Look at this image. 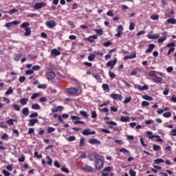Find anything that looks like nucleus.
I'll use <instances>...</instances> for the list:
<instances>
[{
  "label": "nucleus",
  "mask_w": 176,
  "mask_h": 176,
  "mask_svg": "<svg viewBox=\"0 0 176 176\" xmlns=\"http://www.w3.org/2000/svg\"><path fill=\"white\" fill-rule=\"evenodd\" d=\"M102 45L104 47H108V46H111V45H112V43L111 41H107L104 43Z\"/></svg>",
  "instance_id": "61"
},
{
  "label": "nucleus",
  "mask_w": 176,
  "mask_h": 176,
  "mask_svg": "<svg viewBox=\"0 0 176 176\" xmlns=\"http://www.w3.org/2000/svg\"><path fill=\"white\" fill-rule=\"evenodd\" d=\"M154 138H156L157 142H163V139H162L159 135H155Z\"/></svg>",
  "instance_id": "44"
},
{
  "label": "nucleus",
  "mask_w": 176,
  "mask_h": 176,
  "mask_svg": "<svg viewBox=\"0 0 176 176\" xmlns=\"http://www.w3.org/2000/svg\"><path fill=\"white\" fill-rule=\"evenodd\" d=\"M1 140L6 141L9 140V135L8 133H3L1 136Z\"/></svg>",
  "instance_id": "37"
},
{
  "label": "nucleus",
  "mask_w": 176,
  "mask_h": 176,
  "mask_svg": "<svg viewBox=\"0 0 176 176\" xmlns=\"http://www.w3.org/2000/svg\"><path fill=\"white\" fill-rule=\"evenodd\" d=\"M166 39H167V37H166V36L161 37V38H158V43H163V42H164V41H166Z\"/></svg>",
  "instance_id": "53"
},
{
  "label": "nucleus",
  "mask_w": 176,
  "mask_h": 176,
  "mask_svg": "<svg viewBox=\"0 0 176 176\" xmlns=\"http://www.w3.org/2000/svg\"><path fill=\"white\" fill-rule=\"evenodd\" d=\"M16 12H19V10L13 8L11 10L8 11V14H13V13H16Z\"/></svg>",
  "instance_id": "56"
},
{
  "label": "nucleus",
  "mask_w": 176,
  "mask_h": 176,
  "mask_svg": "<svg viewBox=\"0 0 176 176\" xmlns=\"http://www.w3.org/2000/svg\"><path fill=\"white\" fill-rule=\"evenodd\" d=\"M61 171H63V173H66V174H69V170L66 167L63 166L61 168Z\"/></svg>",
  "instance_id": "48"
},
{
  "label": "nucleus",
  "mask_w": 176,
  "mask_h": 176,
  "mask_svg": "<svg viewBox=\"0 0 176 176\" xmlns=\"http://www.w3.org/2000/svg\"><path fill=\"white\" fill-rule=\"evenodd\" d=\"M45 6H46V3L45 2H38V3H36L33 6V8L35 10H39V9H42V8H45Z\"/></svg>",
  "instance_id": "6"
},
{
  "label": "nucleus",
  "mask_w": 176,
  "mask_h": 176,
  "mask_svg": "<svg viewBox=\"0 0 176 176\" xmlns=\"http://www.w3.org/2000/svg\"><path fill=\"white\" fill-rule=\"evenodd\" d=\"M149 102L143 101L142 102V107H149Z\"/></svg>",
  "instance_id": "64"
},
{
  "label": "nucleus",
  "mask_w": 176,
  "mask_h": 176,
  "mask_svg": "<svg viewBox=\"0 0 176 176\" xmlns=\"http://www.w3.org/2000/svg\"><path fill=\"white\" fill-rule=\"evenodd\" d=\"M137 87H138V89L140 90L141 91H144V90H148V89H149L148 85H144L143 87L141 85H138Z\"/></svg>",
  "instance_id": "25"
},
{
  "label": "nucleus",
  "mask_w": 176,
  "mask_h": 176,
  "mask_svg": "<svg viewBox=\"0 0 176 176\" xmlns=\"http://www.w3.org/2000/svg\"><path fill=\"white\" fill-rule=\"evenodd\" d=\"M78 91H79V89L75 87H69L66 89V93H67V94H71V96H79Z\"/></svg>",
  "instance_id": "1"
},
{
  "label": "nucleus",
  "mask_w": 176,
  "mask_h": 176,
  "mask_svg": "<svg viewBox=\"0 0 176 176\" xmlns=\"http://www.w3.org/2000/svg\"><path fill=\"white\" fill-rule=\"evenodd\" d=\"M60 54H61V52L56 48L51 50V56L54 57H57V56H60Z\"/></svg>",
  "instance_id": "12"
},
{
  "label": "nucleus",
  "mask_w": 176,
  "mask_h": 176,
  "mask_svg": "<svg viewBox=\"0 0 176 176\" xmlns=\"http://www.w3.org/2000/svg\"><path fill=\"white\" fill-rule=\"evenodd\" d=\"M88 142L89 144H91V145H100L101 144V142L97 139H89Z\"/></svg>",
  "instance_id": "13"
},
{
  "label": "nucleus",
  "mask_w": 176,
  "mask_h": 176,
  "mask_svg": "<svg viewBox=\"0 0 176 176\" xmlns=\"http://www.w3.org/2000/svg\"><path fill=\"white\" fill-rule=\"evenodd\" d=\"M117 34H116V36H117L118 38H120V36H122V34L123 32V26L122 25H119L117 29Z\"/></svg>",
  "instance_id": "10"
},
{
  "label": "nucleus",
  "mask_w": 176,
  "mask_h": 176,
  "mask_svg": "<svg viewBox=\"0 0 176 176\" xmlns=\"http://www.w3.org/2000/svg\"><path fill=\"white\" fill-rule=\"evenodd\" d=\"M81 170L85 171L86 173H90L93 171V168L89 165H83L81 166Z\"/></svg>",
  "instance_id": "8"
},
{
  "label": "nucleus",
  "mask_w": 176,
  "mask_h": 176,
  "mask_svg": "<svg viewBox=\"0 0 176 176\" xmlns=\"http://www.w3.org/2000/svg\"><path fill=\"white\" fill-rule=\"evenodd\" d=\"M91 118L92 119H97V112L96 111L91 112Z\"/></svg>",
  "instance_id": "60"
},
{
  "label": "nucleus",
  "mask_w": 176,
  "mask_h": 176,
  "mask_svg": "<svg viewBox=\"0 0 176 176\" xmlns=\"http://www.w3.org/2000/svg\"><path fill=\"white\" fill-rule=\"evenodd\" d=\"M94 58H96V55H94V54H91L88 56L89 61H93V60H94Z\"/></svg>",
  "instance_id": "58"
},
{
  "label": "nucleus",
  "mask_w": 176,
  "mask_h": 176,
  "mask_svg": "<svg viewBox=\"0 0 176 176\" xmlns=\"http://www.w3.org/2000/svg\"><path fill=\"white\" fill-rule=\"evenodd\" d=\"M95 168L96 170H100V168H102L104 167V163L102 162V160H96L94 162Z\"/></svg>",
  "instance_id": "2"
},
{
  "label": "nucleus",
  "mask_w": 176,
  "mask_h": 176,
  "mask_svg": "<svg viewBox=\"0 0 176 176\" xmlns=\"http://www.w3.org/2000/svg\"><path fill=\"white\" fill-rule=\"evenodd\" d=\"M94 39H97V36H90L89 38H87L86 40L88 41V42H94Z\"/></svg>",
  "instance_id": "28"
},
{
  "label": "nucleus",
  "mask_w": 176,
  "mask_h": 176,
  "mask_svg": "<svg viewBox=\"0 0 176 176\" xmlns=\"http://www.w3.org/2000/svg\"><path fill=\"white\" fill-rule=\"evenodd\" d=\"M151 20H159V15L158 14H153L151 16Z\"/></svg>",
  "instance_id": "55"
},
{
  "label": "nucleus",
  "mask_w": 176,
  "mask_h": 176,
  "mask_svg": "<svg viewBox=\"0 0 176 176\" xmlns=\"http://www.w3.org/2000/svg\"><path fill=\"white\" fill-rule=\"evenodd\" d=\"M46 78L48 80L54 79L56 78V74L54 72H50L46 74Z\"/></svg>",
  "instance_id": "14"
},
{
  "label": "nucleus",
  "mask_w": 176,
  "mask_h": 176,
  "mask_svg": "<svg viewBox=\"0 0 176 176\" xmlns=\"http://www.w3.org/2000/svg\"><path fill=\"white\" fill-rule=\"evenodd\" d=\"M45 25L50 30H52V28H54V27H56V21L53 20L48 21L45 23Z\"/></svg>",
  "instance_id": "7"
},
{
  "label": "nucleus",
  "mask_w": 176,
  "mask_h": 176,
  "mask_svg": "<svg viewBox=\"0 0 176 176\" xmlns=\"http://www.w3.org/2000/svg\"><path fill=\"white\" fill-rule=\"evenodd\" d=\"M115 144H118V145H123L124 142L122 140H116L114 141Z\"/></svg>",
  "instance_id": "54"
},
{
  "label": "nucleus",
  "mask_w": 176,
  "mask_h": 176,
  "mask_svg": "<svg viewBox=\"0 0 176 176\" xmlns=\"http://www.w3.org/2000/svg\"><path fill=\"white\" fill-rule=\"evenodd\" d=\"M148 39H157L160 36V34H148Z\"/></svg>",
  "instance_id": "17"
},
{
  "label": "nucleus",
  "mask_w": 176,
  "mask_h": 176,
  "mask_svg": "<svg viewBox=\"0 0 176 176\" xmlns=\"http://www.w3.org/2000/svg\"><path fill=\"white\" fill-rule=\"evenodd\" d=\"M112 171V167L111 166H107L104 169L102 170L101 173L102 176H108L109 175V173Z\"/></svg>",
  "instance_id": "4"
},
{
  "label": "nucleus",
  "mask_w": 176,
  "mask_h": 176,
  "mask_svg": "<svg viewBox=\"0 0 176 176\" xmlns=\"http://www.w3.org/2000/svg\"><path fill=\"white\" fill-rule=\"evenodd\" d=\"M14 122H16V120L14 119H10L6 121L7 124H8L9 126H13V124H14V123H13Z\"/></svg>",
  "instance_id": "34"
},
{
  "label": "nucleus",
  "mask_w": 176,
  "mask_h": 176,
  "mask_svg": "<svg viewBox=\"0 0 176 176\" xmlns=\"http://www.w3.org/2000/svg\"><path fill=\"white\" fill-rule=\"evenodd\" d=\"M25 36H30V35H31V29L30 28H25Z\"/></svg>",
  "instance_id": "29"
},
{
  "label": "nucleus",
  "mask_w": 176,
  "mask_h": 176,
  "mask_svg": "<svg viewBox=\"0 0 176 176\" xmlns=\"http://www.w3.org/2000/svg\"><path fill=\"white\" fill-rule=\"evenodd\" d=\"M155 49V44H149L148 50L145 53H152V51Z\"/></svg>",
  "instance_id": "20"
},
{
  "label": "nucleus",
  "mask_w": 176,
  "mask_h": 176,
  "mask_svg": "<svg viewBox=\"0 0 176 176\" xmlns=\"http://www.w3.org/2000/svg\"><path fill=\"white\" fill-rule=\"evenodd\" d=\"M85 138H82L80 140V146L81 148H83V146H85Z\"/></svg>",
  "instance_id": "41"
},
{
  "label": "nucleus",
  "mask_w": 176,
  "mask_h": 176,
  "mask_svg": "<svg viewBox=\"0 0 176 176\" xmlns=\"http://www.w3.org/2000/svg\"><path fill=\"white\" fill-rule=\"evenodd\" d=\"M137 57V54L134 52L132 55L126 56L124 57V60H131V58H135Z\"/></svg>",
  "instance_id": "22"
},
{
  "label": "nucleus",
  "mask_w": 176,
  "mask_h": 176,
  "mask_svg": "<svg viewBox=\"0 0 176 176\" xmlns=\"http://www.w3.org/2000/svg\"><path fill=\"white\" fill-rule=\"evenodd\" d=\"M110 97L113 98V100H116V101H122L123 96L120 94H112L110 95Z\"/></svg>",
  "instance_id": "5"
},
{
  "label": "nucleus",
  "mask_w": 176,
  "mask_h": 176,
  "mask_svg": "<svg viewBox=\"0 0 176 176\" xmlns=\"http://www.w3.org/2000/svg\"><path fill=\"white\" fill-rule=\"evenodd\" d=\"M14 111H20V106H19L18 104H14L12 105Z\"/></svg>",
  "instance_id": "35"
},
{
  "label": "nucleus",
  "mask_w": 176,
  "mask_h": 176,
  "mask_svg": "<svg viewBox=\"0 0 176 176\" xmlns=\"http://www.w3.org/2000/svg\"><path fill=\"white\" fill-rule=\"evenodd\" d=\"M146 134L149 140H153V138H155V135H153L152 131H148Z\"/></svg>",
  "instance_id": "21"
},
{
  "label": "nucleus",
  "mask_w": 176,
  "mask_h": 176,
  "mask_svg": "<svg viewBox=\"0 0 176 176\" xmlns=\"http://www.w3.org/2000/svg\"><path fill=\"white\" fill-rule=\"evenodd\" d=\"M46 159H47V163L49 166H52V164H53V160L52 158H50V157L47 156Z\"/></svg>",
  "instance_id": "39"
},
{
  "label": "nucleus",
  "mask_w": 176,
  "mask_h": 176,
  "mask_svg": "<svg viewBox=\"0 0 176 176\" xmlns=\"http://www.w3.org/2000/svg\"><path fill=\"white\" fill-rule=\"evenodd\" d=\"M135 28V23L134 22H131L129 25L130 31H133Z\"/></svg>",
  "instance_id": "47"
},
{
  "label": "nucleus",
  "mask_w": 176,
  "mask_h": 176,
  "mask_svg": "<svg viewBox=\"0 0 176 176\" xmlns=\"http://www.w3.org/2000/svg\"><path fill=\"white\" fill-rule=\"evenodd\" d=\"M153 82L155 83H162V82H163V78H162V77L156 76L153 78Z\"/></svg>",
  "instance_id": "18"
},
{
  "label": "nucleus",
  "mask_w": 176,
  "mask_h": 176,
  "mask_svg": "<svg viewBox=\"0 0 176 176\" xmlns=\"http://www.w3.org/2000/svg\"><path fill=\"white\" fill-rule=\"evenodd\" d=\"M116 63H118V59L115 58L113 60H109L107 63L106 67L111 68V69H113L115 65H116Z\"/></svg>",
  "instance_id": "3"
},
{
  "label": "nucleus",
  "mask_w": 176,
  "mask_h": 176,
  "mask_svg": "<svg viewBox=\"0 0 176 176\" xmlns=\"http://www.w3.org/2000/svg\"><path fill=\"white\" fill-rule=\"evenodd\" d=\"M131 101V97L125 98V100L123 101V104H129Z\"/></svg>",
  "instance_id": "49"
},
{
  "label": "nucleus",
  "mask_w": 176,
  "mask_h": 176,
  "mask_svg": "<svg viewBox=\"0 0 176 176\" xmlns=\"http://www.w3.org/2000/svg\"><path fill=\"white\" fill-rule=\"evenodd\" d=\"M119 152L122 153H127L128 155H130V151H129V150L126 149L125 148H120L119 150Z\"/></svg>",
  "instance_id": "33"
},
{
  "label": "nucleus",
  "mask_w": 176,
  "mask_h": 176,
  "mask_svg": "<svg viewBox=\"0 0 176 176\" xmlns=\"http://www.w3.org/2000/svg\"><path fill=\"white\" fill-rule=\"evenodd\" d=\"M29 100L27 98H23L20 100V103L22 105H27V102H28Z\"/></svg>",
  "instance_id": "27"
},
{
  "label": "nucleus",
  "mask_w": 176,
  "mask_h": 176,
  "mask_svg": "<svg viewBox=\"0 0 176 176\" xmlns=\"http://www.w3.org/2000/svg\"><path fill=\"white\" fill-rule=\"evenodd\" d=\"M29 118H30V119H32V118H38V113H37V112H34V113L30 114V116H29Z\"/></svg>",
  "instance_id": "51"
},
{
  "label": "nucleus",
  "mask_w": 176,
  "mask_h": 176,
  "mask_svg": "<svg viewBox=\"0 0 176 176\" xmlns=\"http://www.w3.org/2000/svg\"><path fill=\"white\" fill-rule=\"evenodd\" d=\"M2 173L3 174V175L5 176H10V173H9L8 170H2Z\"/></svg>",
  "instance_id": "63"
},
{
  "label": "nucleus",
  "mask_w": 176,
  "mask_h": 176,
  "mask_svg": "<svg viewBox=\"0 0 176 176\" xmlns=\"http://www.w3.org/2000/svg\"><path fill=\"white\" fill-rule=\"evenodd\" d=\"M38 122L37 118L31 119L29 120L28 126L29 127H32L33 126H35L36 123Z\"/></svg>",
  "instance_id": "16"
},
{
  "label": "nucleus",
  "mask_w": 176,
  "mask_h": 176,
  "mask_svg": "<svg viewBox=\"0 0 176 176\" xmlns=\"http://www.w3.org/2000/svg\"><path fill=\"white\" fill-rule=\"evenodd\" d=\"M142 98L144 100H146L147 101H152L153 100V98H152V97H151V96H149L148 95H144L142 96Z\"/></svg>",
  "instance_id": "32"
},
{
  "label": "nucleus",
  "mask_w": 176,
  "mask_h": 176,
  "mask_svg": "<svg viewBox=\"0 0 176 176\" xmlns=\"http://www.w3.org/2000/svg\"><path fill=\"white\" fill-rule=\"evenodd\" d=\"M80 114H81L82 116H84L85 118H89V114H87V112H86L85 111H80Z\"/></svg>",
  "instance_id": "43"
},
{
  "label": "nucleus",
  "mask_w": 176,
  "mask_h": 176,
  "mask_svg": "<svg viewBox=\"0 0 176 176\" xmlns=\"http://www.w3.org/2000/svg\"><path fill=\"white\" fill-rule=\"evenodd\" d=\"M38 97H41V94H38V93H36V94H34L32 96H31V98L32 100H35V98H38Z\"/></svg>",
  "instance_id": "50"
},
{
  "label": "nucleus",
  "mask_w": 176,
  "mask_h": 176,
  "mask_svg": "<svg viewBox=\"0 0 176 176\" xmlns=\"http://www.w3.org/2000/svg\"><path fill=\"white\" fill-rule=\"evenodd\" d=\"M169 135H170V137H176V129L170 131V132L169 133Z\"/></svg>",
  "instance_id": "45"
},
{
  "label": "nucleus",
  "mask_w": 176,
  "mask_h": 176,
  "mask_svg": "<svg viewBox=\"0 0 176 176\" xmlns=\"http://www.w3.org/2000/svg\"><path fill=\"white\" fill-rule=\"evenodd\" d=\"M120 122H130V117L122 116L120 118Z\"/></svg>",
  "instance_id": "24"
},
{
  "label": "nucleus",
  "mask_w": 176,
  "mask_h": 176,
  "mask_svg": "<svg viewBox=\"0 0 176 176\" xmlns=\"http://www.w3.org/2000/svg\"><path fill=\"white\" fill-rule=\"evenodd\" d=\"M109 77L111 78H116V74L112 72L111 71L109 72Z\"/></svg>",
  "instance_id": "59"
},
{
  "label": "nucleus",
  "mask_w": 176,
  "mask_h": 176,
  "mask_svg": "<svg viewBox=\"0 0 176 176\" xmlns=\"http://www.w3.org/2000/svg\"><path fill=\"white\" fill-rule=\"evenodd\" d=\"M129 175L135 176L137 175V173H135V171H134L133 170L131 169L129 170Z\"/></svg>",
  "instance_id": "62"
},
{
  "label": "nucleus",
  "mask_w": 176,
  "mask_h": 176,
  "mask_svg": "<svg viewBox=\"0 0 176 176\" xmlns=\"http://www.w3.org/2000/svg\"><path fill=\"white\" fill-rule=\"evenodd\" d=\"M163 116L164 118H171V112L170 111L165 112L163 113Z\"/></svg>",
  "instance_id": "40"
},
{
  "label": "nucleus",
  "mask_w": 176,
  "mask_h": 176,
  "mask_svg": "<svg viewBox=\"0 0 176 176\" xmlns=\"http://www.w3.org/2000/svg\"><path fill=\"white\" fill-rule=\"evenodd\" d=\"M153 149L155 151V152H159V151H160V149H162V148L160 147V146L157 145V144H153Z\"/></svg>",
  "instance_id": "31"
},
{
  "label": "nucleus",
  "mask_w": 176,
  "mask_h": 176,
  "mask_svg": "<svg viewBox=\"0 0 176 176\" xmlns=\"http://www.w3.org/2000/svg\"><path fill=\"white\" fill-rule=\"evenodd\" d=\"M17 24H20V22L17 21H14L12 22H8L7 23H6V27L7 28H10V27H12V25H17Z\"/></svg>",
  "instance_id": "15"
},
{
  "label": "nucleus",
  "mask_w": 176,
  "mask_h": 176,
  "mask_svg": "<svg viewBox=\"0 0 176 176\" xmlns=\"http://www.w3.org/2000/svg\"><path fill=\"white\" fill-rule=\"evenodd\" d=\"M94 31H95V32H96V34H97L98 35H99L100 36H101V35H102V34H103V30H102V29H100V30L96 29Z\"/></svg>",
  "instance_id": "42"
},
{
  "label": "nucleus",
  "mask_w": 176,
  "mask_h": 176,
  "mask_svg": "<svg viewBox=\"0 0 176 176\" xmlns=\"http://www.w3.org/2000/svg\"><path fill=\"white\" fill-rule=\"evenodd\" d=\"M166 23H168V24H176V19L174 18L168 19Z\"/></svg>",
  "instance_id": "30"
},
{
  "label": "nucleus",
  "mask_w": 176,
  "mask_h": 176,
  "mask_svg": "<svg viewBox=\"0 0 176 176\" xmlns=\"http://www.w3.org/2000/svg\"><path fill=\"white\" fill-rule=\"evenodd\" d=\"M51 111L53 113H56V112H61V111H64V107L58 106L57 107L52 108L51 109Z\"/></svg>",
  "instance_id": "11"
},
{
  "label": "nucleus",
  "mask_w": 176,
  "mask_h": 176,
  "mask_svg": "<svg viewBox=\"0 0 176 176\" xmlns=\"http://www.w3.org/2000/svg\"><path fill=\"white\" fill-rule=\"evenodd\" d=\"M82 134L83 135H94V134H96V131H91L90 129H85Z\"/></svg>",
  "instance_id": "9"
},
{
  "label": "nucleus",
  "mask_w": 176,
  "mask_h": 176,
  "mask_svg": "<svg viewBox=\"0 0 176 176\" xmlns=\"http://www.w3.org/2000/svg\"><path fill=\"white\" fill-rule=\"evenodd\" d=\"M32 69L33 72H34V71H39V69H41V66L34 65L32 67Z\"/></svg>",
  "instance_id": "52"
},
{
  "label": "nucleus",
  "mask_w": 176,
  "mask_h": 176,
  "mask_svg": "<svg viewBox=\"0 0 176 176\" xmlns=\"http://www.w3.org/2000/svg\"><path fill=\"white\" fill-rule=\"evenodd\" d=\"M154 163L155 164H159V163H164V160L162 158H159V159L155 160Z\"/></svg>",
  "instance_id": "36"
},
{
  "label": "nucleus",
  "mask_w": 176,
  "mask_h": 176,
  "mask_svg": "<svg viewBox=\"0 0 176 176\" xmlns=\"http://www.w3.org/2000/svg\"><path fill=\"white\" fill-rule=\"evenodd\" d=\"M30 25V23L28 22H25V23H23L21 25H20V28H28L27 27H29Z\"/></svg>",
  "instance_id": "38"
},
{
  "label": "nucleus",
  "mask_w": 176,
  "mask_h": 176,
  "mask_svg": "<svg viewBox=\"0 0 176 176\" xmlns=\"http://www.w3.org/2000/svg\"><path fill=\"white\" fill-rule=\"evenodd\" d=\"M22 113L23 115H24L25 116H28L30 114V110L28 109V107H24L22 109Z\"/></svg>",
  "instance_id": "26"
},
{
  "label": "nucleus",
  "mask_w": 176,
  "mask_h": 176,
  "mask_svg": "<svg viewBox=\"0 0 176 176\" xmlns=\"http://www.w3.org/2000/svg\"><path fill=\"white\" fill-rule=\"evenodd\" d=\"M13 93V89L12 87H10L8 91L6 92V96H10V94H12Z\"/></svg>",
  "instance_id": "46"
},
{
  "label": "nucleus",
  "mask_w": 176,
  "mask_h": 176,
  "mask_svg": "<svg viewBox=\"0 0 176 176\" xmlns=\"http://www.w3.org/2000/svg\"><path fill=\"white\" fill-rule=\"evenodd\" d=\"M102 88L106 93H109V85L108 84H103Z\"/></svg>",
  "instance_id": "23"
},
{
  "label": "nucleus",
  "mask_w": 176,
  "mask_h": 176,
  "mask_svg": "<svg viewBox=\"0 0 176 176\" xmlns=\"http://www.w3.org/2000/svg\"><path fill=\"white\" fill-rule=\"evenodd\" d=\"M41 108V105H39L38 103H34L32 104V109L34 111H39Z\"/></svg>",
  "instance_id": "19"
},
{
  "label": "nucleus",
  "mask_w": 176,
  "mask_h": 176,
  "mask_svg": "<svg viewBox=\"0 0 176 176\" xmlns=\"http://www.w3.org/2000/svg\"><path fill=\"white\" fill-rule=\"evenodd\" d=\"M53 131H56V129L52 127V126H50L48 127L47 129V133H53Z\"/></svg>",
  "instance_id": "57"
}]
</instances>
